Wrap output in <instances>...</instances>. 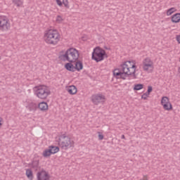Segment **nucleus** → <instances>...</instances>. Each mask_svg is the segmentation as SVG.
<instances>
[{
	"instance_id": "bb28decb",
	"label": "nucleus",
	"mask_w": 180,
	"mask_h": 180,
	"mask_svg": "<svg viewBox=\"0 0 180 180\" xmlns=\"http://www.w3.org/2000/svg\"><path fill=\"white\" fill-rule=\"evenodd\" d=\"M63 4L65 8H70V6H68V0H63Z\"/></svg>"
},
{
	"instance_id": "a211bd4d",
	"label": "nucleus",
	"mask_w": 180,
	"mask_h": 180,
	"mask_svg": "<svg viewBox=\"0 0 180 180\" xmlns=\"http://www.w3.org/2000/svg\"><path fill=\"white\" fill-rule=\"evenodd\" d=\"M26 175L29 179L33 180V172H32V169H27L26 170Z\"/></svg>"
},
{
	"instance_id": "7c9ffc66",
	"label": "nucleus",
	"mask_w": 180,
	"mask_h": 180,
	"mask_svg": "<svg viewBox=\"0 0 180 180\" xmlns=\"http://www.w3.org/2000/svg\"><path fill=\"white\" fill-rule=\"evenodd\" d=\"M98 140H103V135L101 134V132H98Z\"/></svg>"
},
{
	"instance_id": "f8f14e48",
	"label": "nucleus",
	"mask_w": 180,
	"mask_h": 180,
	"mask_svg": "<svg viewBox=\"0 0 180 180\" xmlns=\"http://www.w3.org/2000/svg\"><path fill=\"white\" fill-rule=\"evenodd\" d=\"M27 108L29 109L30 112H36V110L37 109V104L34 103H30Z\"/></svg>"
},
{
	"instance_id": "aec40b11",
	"label": "nucleus",
	"mask_w": 180,
	"mask_h": 180,
	"mask_svg": "<svg viewBox=\"0 0 180 180\" xmlns=\"http://www.w3.org/2000/svg\"><path fill=\"white\" fill-rule=\"evenodd\" d=\"M169 103V98H168V97L167 96H164L162 98V100H161V105H164L167 103Z\"/></svg>"
},
{
	"instance_id": "cd10ccee",
	"label": "nucleus",
	"mask_w": 180,
	"mask_h": 180,
	"mask_svg": "<svg viewBox=\"0 0 180 180\" xmlns=\"http://www.w3.org/2000/svg\"><path fill=\"white\" fill-rule=\"evenodd\" d=\"M148 93H145L142 95L141 98L142 99H144V101L147 100V97L149 96L150 94H148Z\"/></svg>"
},
{
	"instance_id": "423d86ee",
	"label": "nucleus",
	"mask_w": 180,
	"mask_h": 180,
	"mask_svg": "<svg viewBox=\"0 0 180 180\" xmlns=\"http://www.w3.org/2000/svg\"><path fill=\"white\" fill-rule=\"evenodd\" d=\"M105 56H106L105 50L100 47H96L92 53V60H94L96 63H99V61H103Z\"/></svg>"
},
{
	"instance_id": "393cba45",
	"label": "nucleus",
	"mask_w": 180,
	"mask_h": 180,
	"mask_svg": "<svg viewBox=\"0 0 180 180\" xmlns=\"http://www.w3.org/2000/svg\"><path fill=\"white\" fill-rule=\"evenodd\" d=\"M134 89V91H140V89H143V84H135Z\"/></svg>"
},
{
	"instance_id": "7ed1b4c3",
	"label": "nucleus",
	"mask_w": 180,
	"mask_h": 180,
	"mask_svg": "<svg viewBox=\"0 0 180 180\" xmlns=\"http://www.w3.org/2000/svg\"><path fill=\"white\" fill-rule=\"evenodd\" d=\"M60 36L56 30H49L44 33V39L47 44L56 46L60 41Z\"/></svg>"
},
{
	"instance_id": "9d476101",
	"label": "nucleus",
	"mask_w": 180,
	"mask_h": 180,
	"mask_svg": "<svg viewBox=\"0 0 180 180\" xmlns=\"http://www.w3.org/2000/svg\"><path fill=\"white\" fill-rule=\"evenodd\" d=\"M37 180H50V176L47 172L41 170L37 172Z\"/></svg>"
},
{
	"instance_id": "4be33fe9",
	"label": "nucleus",
	"mask_w": 180,
	"mask_h": 180,
	"mask_svg": "<svg viewBox=\"0 0 180 180\" xmlns=\"http://www.w3.org/2000/svg\"><path fill=\"white\" fill-rule=\"evenodd\" d=\"M13 3L14 5H16V6H22V5H23L22 0H13Z\"/></svg>"
},
{
	"instance_id": "c85d7f7f",
	"label": "nucleus",
	"mask_w": 180,
	"mask_h": 180,
	"mask_svg": "<svg viewBox=\"0 0 180 180\" xmlns=\"http://www.w3.org/2000/svg\"><path fill=\"white\" fill-rule=\"evenodd\" d=\"M150 92H153V86H148V91H147L146 93H148V95H150Z\"/></svg>"
},
{
	"instance_id": "dca6fc26",
	"label": "nucleus",
	"mask_w": 180,
	"mask_h": 180,
	"mask_svg": "<svg viewBox=\"0 0 180 180\" xmlns=\"http://www.w3.org/2000/svg\"><path fill=\"white\" fill-rule=\"evenodd\" d=\"M65 68L68 70V71H72V72H75V66L71 63H66Z\"/></svg>"
},
{
	"instance_id": "c756f323",
	"label": "nucleus",
	"mask_w": 180,
	"mask_h": 180,
	"mask_svg": "<svg viewBox=\"0 0 180 180\" xmlns=\"http://www.w3.org/2000/svg\"><path fill=\"white\" fill-rule=\"evenodd\" d=\"M56 3H57V5H58L59 6H63V2H61V0H56Z\"/></svg>"
},
{
	"instance_id": "a878e982",
	"label": "nucleus",
	"mask_w": 180,
	"mask_h": 180,
	"mask_svg": "<svg viewBox=\"0 0 180 180\" xmlns=\"http://www.w3.org/2000/svg\"><path fill=\"white\" fill-rule=\"evenodd\" d=\"M63 20H64V19H63V17H61V15H58L56 17V22L58 23H61L63 22Z\"/></svg>"
},
{
	"instance_id": "20e7f679",
	"label": "nucleus",
	"mask_w": 180,
	"mask_h": 180,
	"mask_svg": "<svg viewBox=\"0 0 180 180\" xmlns=\"http://www.w3.org/2000/svg\"><path fill=\"white\" fill-rule=\"evenodd\" d=\"M33 89L35 95L39 99H47L49 95L51 94L50 89L47 86L44 85L34 86Z\"/></svg>"
},
{
	"instance_id": "0eeeda50",
	"label": "nucleus",
	"mask_w": 180,
	"mask_h": 180,
	"mask_svg": "<svg viewBox=\"0 0 180 180\" xmlns=\"http://www.w3.org/2000/svg\"><path fill=\"white\" fill-rule=\"evenodd\" d=\"M142 68L145 72H153L154 62L150 58H146L142 61Z\"/></svg>"
},
{
	"instance_id": "412c9836",
	"label": "nucleus",
	"mask_w": 180,
	"mask_h": 180,
	"mask_svg": "<svg viewBox=\"0 0 180 180\" xmlns=\"http://www.w3.org/2000/svg\"><path fill=\"white\" fill-rule=\"evenodd\" d=\"M51 151L50 150V149H46L45 150H44L43 152V156L44 157H50V155H51Z\"/></svg>"
},
{
	"instance_id": "b1692460",
	"label": "nucleus",
	"mask_w": 180,
	"mask_h": 180,
	"mask_svg": "<svg viewBox=\"0 0 180 180\" xmlns=\"http://www.w3.org/2000/svg\"><path fill=\"white\" fill-rule=\"evenodd\" d=\"M176 9L175 8H171L167 10V16H170L172 13H174V12H176Z\"/></svg>"
},
{
	"instance_id": "2eb2a0df",
	"label": "nucleus",
	"mask_w": 180,
	"mask_h": 180,
	"mask_svg": "<svg viewBox=\"0 0 180 180\" xmlns=\"http://www.w3.org/2000/svg\"><path fill=\"white\" fill-rule=\"evenodd\" d=\"M38 108L40 110H47L49 109V105L46 102H41L39 103Z\"/></svg>"
},
{
	"instance_id": "9b49d317",
	"label": "nucleus",
	"mask_w": 180,
	"mask_h": 180,
	"mask_svg": "<svg viewBox=\"0 0 180 180\" xmlns=\"http://www.w3.org/2000/svg\"><path fill=\"white\" fill-rule=\"evenodd\" d=\"M75 71H81V70H82V68H84V64L82 63V62H81V60H76L75 62Z\"/></svg>"
},
{
	"instance_id": "ddd939ff",
	"label": "nucleus",
	"mask_w": 180,
	"mask_h": 180,
	"mask_svg": "<svg viewBox=\"0 0 180 180\" xmlns=\"http://www.w3.org/2000/svg\"><path fill=\"white\" fill-rule=\"evenodd\" d=\"M67 91L68 92H69L70 95H75V94H77V87L74 85H72L68 87Z\"/></svg>"
},
{
	"instance_id": "6ab92c4d",
	"label": "nucleus",
	"mask_w": 180,
	"mask_h": 180,
	"mask_svg": "<svg viewBox=\"0 0 180 180\" xmlns=\"http://www.w3.org/2000/svg\"><path fill=\"white\" fill-rule=\"evenodd\" d=\"M162 106H163L165 110H171V109H172V105L171 104L170 102H169L166 104H164Z\"/></svg>"
},
{
	"instance_id": "5701e85b",
	"label": "nucleus",
	"mask_w": 180,
	"mask_h": 180,
	"mask_svg": "<svg viewBox=\"0 0 180 180\" xmlns=\"http://www.w3.org/2000/svg\"><path fill=\"white\" fill-rule=\"evenodd\" d=\"M32 168H34V169H37V168H39V160H34L32 161Z\"/></svg>"
},
{
	"instance_id": "72a5a7b5",
	"label": "nucleus",
	"mask_w": 180,
	"mask_h": 180,
	"mask_svg": "<svg viewBox=\"0 0 180 180\" xmlns=\"http://www.w3.org/2000/svg\"><path fill=\"white\" fill-rule=\"evenodd\" d=\"M121 139H125L124 135H122Z\"/></svg>"
},
{
	"instance_id": "473e14b6",
	"label": "nucleus",
	"mask_w": 180,
	"mask_h": 180,
	"mask_svg": "<svg viewBox=\"0 0 180 180\" xmlns=\"http://www.w3.org/2000/svg\"><path fill=\"white\" fill-rule=\"evenodd\" d=\"M176 41L180 44V35L176 36Z\"/></svg>"
},
{
	"instance_id": "2f4dec72",
	"label": "nucleus",
	"mask_w": 180,
	"mask_h": 180,
	"mask_svg": "<svg viewBox=\"0 0 180 180\" xmlns=\"http://www.w3.org/2000/svg\"><path fill=\"white\" fill-rule=\"evenodd\" d=\"M2 123H4V119H2V117H0V129L1 127H2Z\"/></svg>"
},
{
	"instance_id": "f257e3e1",
	"label": "nucleus",
	"mask_w": 180,
	"mask_h": 180,
	"mask_svg": "<svg viewBox=\"0 0 180 180\" xmlns=\"http://www.w3.org/2000/svg\"><path fill=\"white\" fill-rule=\"evenodd\" d=\"M114 77L126 79V77L136 75V65L131 61H127L120 66L119 69L113 71Z\"/></svg>"
},
{
	"instance_id": "4468645a",
	"label": "nucleus",
	"mask_w": 180,
	"mask_h": 180,
	"mask_svg": "<svg viewBox=\"0 0 180 180\" xmlns=\"http://www.w3.org/2000/svg\"><path fill=\"white\" fill-rule=\"evenodd\" d=\"M172 22L173 23H179L180 22V13H176L172 16Z\"/></svg>"
},
{
	"instance_id": "39448f33",
	"label": "nucleus",
	"mask_w": 180,
	"mask_h": 180,
	"mask_svg": "<svg viewBox=\"0 0 180 180\" xmlns=\"http://www.w3.org/2000/svg\"><path fill=\"white\" fill-rule=\"evenodd\" d=\"M74 143L72 139L65 134L60 135L58 138V146L62 150H68L74 147Z\"/></svg>"
},
{
	"instance_id": "f3484780",
	"label": "nucleus",
	"mask_w": 180,
	"mask_h": 180,
	"mask_svg": "<svg viewBox=\"0 0 180 180\" xmlns=\"http://www.w3.org/2000/svg\"><path fill=\"white\" fill-rule=\"evenodd\" d=\"M49 150H51V153L56 154L60 151V148L58 146H49Z\"/></svg>"
},
{
	"instance_id": "6e6552de",
	"label": "nucleus",
	"mask_w": 180,
	"mask_h": 180,
	"mask_svg": "<svg viewBox=\"0 0 180 180\" xmlns=\"http://www.w3.org/2000/svg\"><path fill=\"white\" fill-rule=\"evenodd\" d=\"M11 29V22L8 17L5 15L0 16V30L1 32H8Z\"/></svg>"
},
{
	"instance_id": "1a4fd4ad",
	"label": "nucleus",
	"mask_w": 180,
	"mask_h": 180,
	"mask_svg": "<svg viewBox=\"0 0 180 180\" xmlns=\"http://www.w3.org/2000/svg\"><path fill=\"white\" fill-rule=\"evenodd\" d=\"M91 102L94 105H100L103 103L105 101V97L102 94H93L91 97Z\"/></svg>"
},
{
	"instance_id": "f03ea898",
	"label": "nucleus",
	"mask_w": 180,
	"mask_h": 180,
	"mask_svg": "<svg viewBox=\"0 0 180 180\" xmlns=\"http://www.w3.org/2000/svg\"><path fill=\"white\" fill-rule=\"evenodd\" d=\"M60 60L62 61H69V63H75L79 58V51L75 48H70L65 54L59 56Z\"/></svg>"
}]
</instances>
